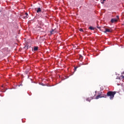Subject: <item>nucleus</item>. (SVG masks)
<instances>
[{"label":"nucleus","mask_w":124,"mask_h":124,"mask_svg":"<svg viewBox=\"0 0 124 124\" xmlns=\"http://www.w3.org/2000/svg\"><path fill=\"white\" fill-rule=\"evenodd\" d=\"M116 93L117 92H116V91H109L107 93V94H106V97L109 96L110 99H113Z\"/></svg>","instance_id":"obj_1"},{"label":"nucleus","mask_w":124,"mask_h":124,"mask_svg":"<svg viewBox=\"0 0 124 124\" xmlns=\"http://www.w3.org/2000/svg\"><path fill=\"white\" fill-rule=\"evenodd\" d=\"M104 97L106 98V94H102V93H99L98 95L96 97L95 99H99V98H101Z\"/></svg>","instance_id":"obj_2"},{"label":"nucleus","mask_w":124,"mask_h":124,"mask_svg":"<svg viewBox=\"0 0 124 124\" xmlns=\"http://www.w3.org/2000/svg\"><path fill=\"white\" fill-rule=\"evenodd\" d=\"M119 16H116V18H112L111 19L110 22L111 23H116L118 21V20H119Z\"/></svg>","instance_id":"obj_3"},{"label":"nucleus","mask_w":124,"mask_h":124,"mask_svg":"<svg viewBox=\"0 0 124 124\" xmlns=\"http://www.w3.org/2000/svg\"><path fill=\"white\" fill-rule=\"evenodd\" d=\"M22 18L23 19H28V18H29V15L27 13H25V14L22 16Z\"/></svg>","instance_id":"obj_4"},{"label":"nucleus","mask_w":124,"mask_h":124,"mask_svg":"<svg viewBox=\"0 0 124 124\" xmlns=\"http://www.w3.org/2000/svg\"><path fill=\"white\" fill-rule=\"evenodd\" d=\"M119 79H120V80H124V73H123L122 74V75L119 78Z\"/></svg>","instance_id":"obj_5"},{"label":"nucleus","mask_w":124,"mask_h":124,"mask_svg":"<svg viewBox=\"0 0 124 124\" xmlns=\"http://www.w3.org/2000/svg\"><path fill=\"white\" fill-rule=\"evenodd\" d=\"M36 12L37 13H39V12H41V8H37Z\"/></svg>","instance_id":"obj_6"},{"label":"nucleus","mask_w":124,"mask_h":124,"mask_svg":"<svg viewBox=\"0 0 124 124\" xmlns=\"http://www.w3.org/2000/svg\"><path fill=\"white\" fill-rule=\"evenodd\" d=\"M92 99H93V98L91 97V98H90H90H87L86 99V100H87V101H89V102H91V100H92Z\"/></svg>","instance_id":"obj_7"},{"label":"nucleus","mask_w":124,"mask_h":124,"mask_svg":"<svg viewBox=\"0 0 124 124\" xmlns=\"http://www.w3.org/2000/svg\"><path fill=\"white\" fill-rule=\"evenodd\" d=\"M111 32L112 31L108 29H106V31H105V32Z\"/></svg>","instance_id":"obj_8"},{"label":"nucleus","mask_w":124,"mask_h":124,"mask_svg":"<svg viewBox=\"0 0 124 124\" xmlns=\"http://www.w3.org/2000/svg\"><path fill=\"white\" fill-rule=\"evenodd\" d=\"M89 30H91V31H94V28H93V27L91 26L89 27Z\"/></svg>","instance_id":"obj_9"},{"label":"nucleus","mask_w":124,"mask_h":124,"mask_svg":"<svg viewBox=\"0 0 124 124\" xmlns=\"http://www.w3.org/2000/svg\"><path fill=\"white\" fill-rule=\"evenodd\" d=\"M38 50V46H35L34 47V51H37Z\"/></svg>","instance_id":"obj_10"},{"label":"nucleus","mask_w":124,"mask_h":124,"mask_svg":"<svg viewBox=\"0 0 124 124\" xmlns=\"http://www.w3.org/2000/svg\"><path fill=\"white\" fill-rule=\"evenodd\" d=\"M77 68H78V67H75L74 70L75 71L77 70Z\"/></svg>","instance_id":"obj_11"},{"label":"nucleus","mask_w":124,"mask_h":124,"mask_svg":"<svg viewBox=\"0 0 124 124\" xmlns=\"http://www.w3.org/2000/svg\"><path fill=\"white\" fill-rule=\"evenodd\" d=\"M79 31H83V29H80L79 30Z\"/></svg>","instance_id":"obj_12"},{"label":"nucleus","mask_w":124,"mask_h":124,"mask_svg":"<svg viewBox=\"0 0 124 124\" xmlns=\"http://www.w3.org/2000/svg\"><path fill=\"white\" fill-rule=\"evenodd\" d=\"M51 34H54V31H52L50 32Z\"/></svg>","instance_id":"obj_13"},{"label":"nucleus","mask_w":124,"mask_h":124,"mask_svg":"<svg viewBox=\"0 0 124 124\" xmlns=\"http://www.w3.org/2000/svg\"><path fill=\"white\" fill-rule=\"evenodd\" d=\"M79 58L80 59H83V56H82V55H79Z\"/></svg>","instance_id":"obj_14"},{"label":"nucleus","mask_w":124,"mask_h":124,"mask_svg":"<svg viewBox=\"0 0 124 124\" xmlns=\"http://www.w3.org/2000/svg\"><path fill=\"white\" fill-rule=\"evenodd\" d=\"M101 3H102V4H103L104 3V1L101 2Z\"/></svg>","instance_id":"obj_15"},{"label":"nucleus","mask_w":124,"mask_h":124,"mask_svg":"<svg viewBox=\"0 0 124 124\" xmlns=\"http://www.w3.org/2000/svg\"><path fill=\"white\" fill-rule=\"evenodd\" d=\"M97 29H100V27H98V26L97 27Z\"/></svg>","instance_id":"obj_16"},{"label":"nucleus","mask_w":124,"mask_h":124,"mask_svg":"<svg viewBox=\"0 0 124 124\" xmlns=\"http://www.w3.org/2000/svg\"><path fill=\"white\" fill-rule=\"evenodd\" d=\"M106 1V0H103V1Z\"/></svg>","instance_id":"obj_17"},{"label":"nucleus","mask_w":124,"mask_h":124,"mask_svg":"<svg viewBox=\"0 0 124 124\" xmlns=\"http://www.w3.org/2000/svg\"><path fill=\"white\" fill-rule=\"evenodd\" d=\"M1 88H3V85H2V86H1Z\"/></svg>","instance_id":"obj_18"}]
</instances>
